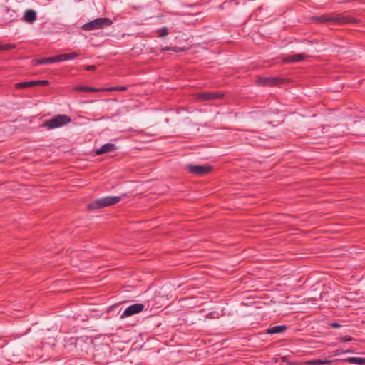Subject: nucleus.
Masks as SVG:
<instances>
[{
	"mask_svg": "<svg viewBox=\"0 0 365 365\" xmlns=\"http://www.w3.org/2000/svg\"><path fill=\"white\" fill-rule=\"evenodd\" d=\"M48 84H49V82L46 80L35 81V86H47Z\"/></svg>",
	"mask_w": 365,
	"mask_h": 365,
	"instance_id": "obj_24",
	"label": "nucleus"
},
{
	"mask_svg": "<svg viewBox=\"0 0 365 365\" xmlns=\"http://www.w3.org/2000/svg\"><path fill=\"white\" fill-rule=\"evenodd\" d=\"M223 94L220 92H203L197 94V99L200 101H207L220 98Z\"/></svg>",
	"mask_w": 365,
	"mask_h": 365,
	"instance_id": "obj_6",
	"label": "nucleus"
},
{
	"mask_svg": "<svg viewBox=\"0 0 365 365\" xmlns=\"http://www.w3.org/2000/svg\"><path fill=\"white\" fill-rule=\"evenodd\" d=\"M71 122V118L66 115H57L46 120L43 123V127L49 130L56 129L67 125Z\"/></svg>",
	"mask_w": 365,
	"mask_h": 365,
	"instance_id": "obj_2",
	"label": "nucleus"
},
{
	"mask_svg": "<svg viewBox=\"0 0 365 365\" xmlns=\"http://www.w3.org/2000/svg\"><path fill=\"white\" fill-rule=\"evenodd\" d=\"M78 56H79V53L77 52H73L71 53H63L64 61H68V60L73 59L74 58L77 57Z\"/></svg>",
	"mask_w": 365,
	"mask_h": 365,
	"instance_id": "obj_18",
	"label": "nucleus"
},
{
	"mask_svg": "<svg viewBox=\"0 0 365 365\" xmlns=\"http://www.w3.org/2000/svg\"><path fill=\"white\" fill-rule=\"evenodd\" d=\"M313 20L314 21H319V22H331V21H347L348 20L345 19L344 18H340V17H334V18H330L327 17L326 16H315L313 18Z\"/></svg>",
	"mask_w": 365,
	"mask_h": 365,
	"instance_id": "obj_8",
	"label": "nucleus"
},
{
	"mask_svg": "<svg viewBox=\"0 0 365 365\" xmlns=\"http://www.w3.org/2000/svg\"><path fill=\"white\" fill-rule=\"evenodd\" d=\"M76 91H86V92H98L100 91V88H96L93 87H88V86H76L75 88Z\"/></svg>",
	"mask_w": 365,
	"mask_h": 365,
	"instance_id": "obj_17",
	"label": "nucleus"
},
{
	"mask_svg": "<svg viewBox=\"0 0 365 365\" xmlns=\"http://www.w3.org/2000/svg\"><path fill=\"white\" fill-rule=\"evenodd\" d=\"M348 353H352L353 351L351 350H347Z\"/></svg>",
	"mask_w": 365,
	"mask_h": 365,
	"instance_id": "obj_29",
	"label": "nucleus"
},
{
	"mask_svg": "<svg viewBox=\"0 0 365 365\" xmlns=\"http://www.w3.org/2000/svg\"><path fill=\"white\" fill-rule=\"evenodd\" d=\"M346 353H348V351H345L342 349H338L335 351H333V355L334 356H338V355H340V354H346Z\"/></svg>",
	"mask_w": 365,
	"mask_h": 365,
	"instance_id": "obj_23",
	"label": "nucleus"
},
{
	"mask_svg": "<svg viewBox=\"0 0 365 365\" xmlns=\"http://www.w3.org/2000/svg\"><path fill=\"white\" fill-rule=\"evenodd\" d=\"M287 327L284 325H278L270 327L267 329V333L270 334L282 333L286 330Z\"/></svg>",
	"mask_w": 365,
	"mask_h": 365,
	"instance_id": "obj_13",
	"label": "nucleus"
},
{
	"mask_svg": "<svg viewBox=\"0 0 365 365\" xmlns=\"http://www.w3.org/2000/svg\"><path fill=\"white\" fill-rule=\"evenodd\" d=\"M158 31V36H160V37H164L166 35H168V29L165 27L160 29Z\"/></svg>",
	"mask_w": 365,
	"mask_h": 365,
	"instance_id": "obj_20",
	"label": "nucleus"
},
{
	"mask_svg": "<svg viewBox=\"0 0 365 365\" xmlns=\"http://www.w3.org/2000/svg\"><path fill=\"white\" fill-rule=\"evenodd\" d=\"M344 361L349 362L352 364L365 365V358L361 357H349L343 359Z\"/></svg>",
	"mask_w": 365,
	"mask_h": 365,
	"instance_id": "obj_12",
	"label": "nucleus"
},
{
	"mask_svg": "<svg viewBox=\"0 0 365 365\" xmlns=\"http://www.w3.org/2000/svg\"><path fill=\"white\" fill-rule=\"evenodd\" d=\"M304 58H305L304 54L299 53V54H295V55L288 56V57L285 58L284 61V62H287V63L299 62V61H302V60H304Z\"/></svg>",
	"mask_w": 365,
	"mask_h": 365,
	"instance_id": "obj_11",
	"label": "nucleus"
},
{
	"mask_svg": "<svg viewBox=\"0 0 365 365\" xmlns=\"http://www.w3.org/2000/svg\"><path fill=\"white\" fill-rule=\"evenodd\" d=\"M120 196H106L93 200L88 205L91 210L100 209L108 206H112L120 202Z\"/></svg>",
	"mask_w": 365,
	"mask_h": 365,
	"instance_id": "obj_1",
	"label": "nucleus"
},
{
	"mask_svg": "<svg viewBox=\"0 0 365 365\" xmlns=\"http://www.w3.org/2000/svg\"><path fill=\"white\" fill-rule=\"evenodd\" d=\"M35 86V81H24L17 83L15 85L16 88L22 89L28 87Z\"/></svg>",
	"mask_w": 365,
	"mask_h": 365,
	"instance_id": "obj_14",
	"label": "nucleus"
},
{
	"mask_svg": "<svg viewBox=\"0 0 365 365\" xmlns=\"http://www.w3.org/2000/svg\"><path fill=\"white\" fill-rule=\"evenodd\" d=\"M34 65H41L46 63H53L52 57L46 58H39L33 61Z\"/></svg>",
	"mask_w": 365,
	"mask_h": 365,
	"instance_id": "obj_16",
	"label": "nucleus"
},
{
	"mask_svg": "<svg viewBox=\"0 0 365 365\" xmlns=\"http://www.w3.org/2000/svg\"><path fill=\"white\" fill-rule=\"evenodd\" d=\"M36 13L32 9L26 10L24 13L23 19L29 24H32L36 20Z\"/></svg>",
	"mask_w": 365,
	"mask_h": 365,
	"instance_id": "obj_9",
	"label": "nucleus"
},
{
	"mask_svg": "<svg viewBox=\"0 0 365 365\" xmlns=\"http://www.w3.org/2000/svg\"><path fill=\"white\" fill-rule=\"evenodd\" d=\"M278 83V80L276 78L267 77L260 78L257 81V83L262 86H271L275 85Z\"/></svg>",
	"mask_w": 365,
	"mask_h": 365,
	"instance_id": "obj_10",
	"label": "nucleus"
},
{
	"mask_svg": "<svg viewBox=\"0 0 365 365\" xmlns=\"http://www.w3.org/2000/svg\"><path fill=\"white\" fill-rule=\"evenodd\" d=\"M341 342H349V341H354V338L351 337V336H341L338 339Z\"/></svg>",
	"mask_w": 365,
	"mask_h": 365,
	"instance_id": "obj_22",
	"label": "nucleus"
},
{
	"mask_svg": "<svg viewBox=\"0 0 365 365\" xmlns=\"http://www.w3.org/2000/svg\"><path fill=\"white\" fill-rule=\"evenodd\" d=\"M117 91L116 86L103 88L100 89V91Z\"/></svg>",
	"mask_w": 365,
	"mask_h": 365,
	"instance_id": "obj_25",
	"label": "nucleus"
},
{
	"mask_svg": "<svg viewBox=\"0 0 365 365\" xmlns=\"http://www.w3.org/2000/svg\"><path fill=\"white\" fill-rule=\"evenodd\" d=\"M330 326H331V327H333V328H339V327H341V324H339L338 322H332V323L330 324Z\"/></svg>",
	"mask_w": 365,
	"mask_h": 365,
	"instance_id": "obj_26",
	"label": "nucleus"
},
{
	"mask_svg": "<svg viewBox=\"0 0 365 365\" xmlns=\"http://www.w3.org/2000/svg\"><path fill=\"white\" fill-rule=\"evenodd\" d=\"M116 88H117V91H124L128 89V87L127 86H116Z\"/></svg>",
	"mask_w": 365,
	"mask_h": 365,
	"instance_id": "obj_27",
	"label": "nucleus"
},
{
	"mask_svg": "<svg viewBox=\"0 0 365 365\" xmlns=\"http://www.w3.org/2000/svg\"><path fill=\"white\" fill-rule=\"evenodd\" d=\"M117 147L115 144L111 143H108L103 145L99 149H97L96 153L97 155H101L103 153H110L115 151Z\"/></svg>",
	"mask_w": 365,
	"mask_h": 365,
	"instance_id": "obj_7",
	"label": "nucleus"
},
{
	"mask_svg": "<svg viewBox=\"0 0 365 365\" xmlns=\"http://www.w3.org/2000/svg\"><path fill=\"white\" fill-rule=\"evenodd\" d=\"M333 362L332 360H322V359H315L311 360L307 362L309 365H325L330 364Z\"/></svg>",
	"mask_w": 365,
	"mask_h": 365,
	"instance_id": "obj_15",
	"label": "nucleus"
},
{
	"mask_svg": "<svg viewBox=\"0 0 365 365\" xmlns=\"http://www.w3.org/2000/svg\"><path fill=\"white\" fill-rule=\"evenodd\" d=\"M53 63H57L60 61H64L63 54H60L56 56L52 57Z\"/></svg>",
	"mask_w": 365,
	"mask_h": 365,
	"instance_id": "obj_21",
	"label": "nucleus"
},
{
	"mask_svg": "<svg viewBox=\"0 0 365 365\" xmlns=\"http://www.w3.org/2000/svg\"><path fill=\"white\" fill-rule=\"evenodd\" d=\"M206 317L208 319H219L220 314H219V312H217L216 311L210 312L207 314Z\"/></svg>",
	"mask_w": 365,
	"mask_h": 365,
	"instance_id": "obj_19",
	"label": "nucleus"
},
{
	"mask_svg": "<svg viewBox=\"0 0 365 365\" xmlns=\"http://www.w3.org/2000/svg\"><path fill=\"white\" fill-rule=\"evenodd\" d=\"M144 304L141 303H136L128 307L120 314V318L124 319L135 314L141 312L144 309Z\"/></svg>",
	"mask_w": 365,
	"mask_h": 365,
	"instance_id": "obj_4",
	"label": "nucleus"
},
{
	"mask_svg": "<svg viewBox=\"0 0 365 365\" xmlns=\"http://www.w3.org/2000/svg\"><path fill=\"white\" fill-rule=\"evenodd\" d=\"M112 24L113 21L107 17H101L86 23L81 28L84 31H92L109 26L112 25Z\"/></svg>",
	"mask_w": 365,
	"mask_h": 365,
	"instance_id": "obj_3",
	"label": "nucleus"
},
{
	"mask_svg": "<svg viewBox=\"0 0 365 365\" xmlns=\"http://www.w3.org/2000/svg\"><path fill=\"white\" fill-rule=\"evenodd\" d=\"M86 69L87 71H94L96 69V66H94V65L87 66L86 67Z\"/></svg>",
	"mask_w": 365,
	"mask_h": 365,
	"instance_id": "obj_28",
	"label": "nucleus"
},
{
	"mask_svg": "<svg viewBox=\"0 0 365 365\" xmlns=\"http://www.w3.org/2000/svg\"><path fill=\"white\" fill-rule=\"evenodd\" d=\"M187 170L192 174L202 176L210 172L212 167L210 165H188Z\"/></svg>",
	"mask_w": 365,
	"mask_h": 365,
	"instance_id": "obj_5",
	"label": "nucleus"
}]
</instances>
